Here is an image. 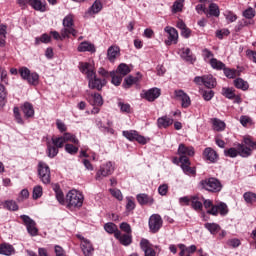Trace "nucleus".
<instances>
[{"label":"nucleus","mask_w":256,"mask_h":256,"mask_svg":"<svg viewBox=\"0 0 256 256\" xmlns=\"http://www.w3.org/2000/svg\"><path fill=\"white\" fill-rule=\"evenodd\" d=\"M80 71L84 75H86L88 79L89 89H97V91H101L105 85H107V81L105 79L97 78V74L95 73V69L93 66L87 62H81L79 64Z\"/></svg>","instance_id":"nucleus-1"},{"label":"nucleus","mask_w":256,"mask_h":256,"mask_svg":"<svg viewBox=\"0 0 256 256\" xmlns=\"http://www.w3.org/2000/svg\"><path fill=\"white\" fill-rule=\"evenodd\" d=\"M83 201H85V197L78 190H70L66 195L68 209H80L83 207Z\"/></svg>","instance_id":"nucleus-2"},{"label":"nucleus","mask_w":256,"mask_h":256,"mask_svg":"<svg viewBox=\"0 0 256 256\" xmlns=\"http://www.w3.org/2000/svg\"><path fill=\"white\" fill-rule=\"evenodd\" d=\"M203 205L205 209H207L208 215H214V217H217V215H222V217H225L229 213V209L227 208V204L221 202L217 205H213V201L211 200H204Z\"/></svg>","instance_id":"nucleus-3"},{"label":"nucleus","mask_w":256,"mask_h":256,"mask_svg":"<svg viewBox=\"0 0 256 256\" xmlns=\"http://www.w3.org/2000/svg\"><path fill=\"white\" fill-rule=\"evenodd\" d=\"M63 29L61 30V35L63 39L69 37V35H73V37H77V30L75 29V22L73 14H68L64 17Z\"/></svg>","instance_id":"nucleus-4"},{"label":"nucleus","mask_w":256,"mask_h":256,"mask_svg":"<svg viewBox=\"0 0 256 256\" xmlns=\"http://www.w3.org/2000/svg\"><path fill=\"white\" fill-rule=\"evenodd\" d=\"M112 173H115V164L111 161L105 162L96 171L95 180L103 181L105 177H110Z\"/></svg>","instance_id":"nucleus-5"},{"label":"nucleus","mask_w":256,"mask_h":256,"mask_svg":"<svg viewBox=\"0 0 256 256\" xmlns=\"http://www.w3.org/2000/svg\"><path fill=\"white\" fill-rule=\"evenodd\" d=\"M200 187L205 189L206 191H210L211 193H219L223 186L221 182L216 178H207L200 182Z\"/></svg>","instance_id":"nucleus-6"},{"label":"nucleus","mask_w":256,"mask_h":256,"mask_svg":"<svg viewBox=\"0 0 256 256\" xmlns=\"http://www.w3.org/2000/svg\"><path fill=\"white\" fill-rule=\"evenodd\" d=\"M38 177L44 185L51 183V168L43 161L38 163Z\"/></svg>","instance_id":"nucleus-7"},{"label":"nucleus","mask_w":256,"mask_h":256,"mask_svg":"<svg viewBox=\"0 0 256 256\" xmlns=\"http://www.w3.org/2000/svg\"><path fill=\"white\" fill-rule=\"evenodd\" d=\"M193 81L195 85H204L207 89H215L217 87V80L211 74L196 76Z\"/></svg>","instance_id":"nucleus-8"},{"label":"nucleus","mask_w":256,"mask_h":256,"mask_svg":"<svg viewBox=\"0 0 256 256\" xmlns=\"http://www.w3.org/2000/svg\"><path fill=\"white\" fill-rule=\"evenodd\" d=\"M19 74L24 79V81H27L29 85H39V74L37 72H32L27 67H22L19 69Z\"/></svg>","instance_id":"nucleus-9"},{"label":"nucleus","mask_w":256,"mask_h":256,"mask_svg":"<svg viewBox=\"0 0 256 256\" xmlns=\"http://www.w3.org/2000/svg\"><path fill=\"white\" fill-rule=\"evenodd\" d=\"M20 219H22L27 229V232L29 233V235H31V237H37L39 235V229H37V223L35 222V220L27 215H21Z\"/></svg>","instance_id":"nucleus-10"},{"label":"nucleus","mask_w":256,"mask_h":256,"mask_svg":"<svg viewBox=\"0 0 256 256\" xmlns=\"http://www.w3.org/2000/svg\"><path fill=\"white\" fill-rule=\"evenodd\" d=\"M122 135L128 139V141H137L140 145H147V142L149 141L144 136L139 135V132L135 130H125L122 132Z\"/></svg>","instance_id":"nucleus-11"},{"label":"nucleus","mask_w":256,"mask_h":256,"mask_svg":"<svg viewBox=\"0 0 256 256\" xmlns=\"http://www.w3.org/2000/svg\"><path fill=\"white\" fill-rule=\"evenodd\" d=\"M163 227V219L159 214H153L149 218V229L151 233H157Z\"/></svg>","instance_id":"nucleus-12"},{"label":"nucleus","mask_w":256,"mask_h":256,"mask_svg":"<svg viewBox=\"0 0 256 256\" xmlns=\"http://www.w3.org/2000/svg\"><path fill=\"white\" fill-rule=\"evenodd\" d=\"M165 33L168 34V39L165 40V45H177V41L179 39V33L177 32V29L171 27V26H166L164 28Z\"/></svg>","instance_id":"nucleus-13"},{"label":"nucleus","mask_w":256,"mask_h":256,"mask_svg":"<svg viewBox=\"0 0 256 256\" xmlns=\"http://www.w3.org/2000/svg\"><path fill=\"white\" fill-rule=\"evenodd\" d=\"M174 95L176 99H179V101H181V107H183V109L191 107V97H189V94H187L185 91L175 90Z\"/></svg>","instance_id":"nucleus-14"},{"label":"nucleus","mask_w":256,"mask_h":256,"mask_svg":"<svg viewBox=\"0 0 256 256\" xmlns=\"http://www.w3.org/2000/svg\"><path fill=\"white\" fill-rule=\"evenodd\" d=\"M202 157L204 161H208L209 163H217V161H219V154L211 147L204 149Z\"/></svg>","instance_id":"nucleus-15"},{"label":"nucleus","mask_w":256,"mask_h":256,"mask_svg":"<svg viewBox=\"0 0 256 256\" xmlns=\"http://www.w3.org/2000/svg\"><path fill=\"white\" fill-rule=\"evenodd\" d=\"M181 163V169L185 175H196L197 170L191 167V161H189V157L179 158Z\"/></svg>","instance_id":"nucleus-16"},{"label":"nucleus","mask_w":256,"mask_h":256,"mask_svg":"<svg viewBox=\"0 0 256 256\" xmlns=\"http://www.w3.org/2000/svg\"><path fill=\"white\" fill-rule=\"evenodd\" d=\"M140 247L144 252V256H157V252H155L153 247H151V243H149V240L143 238L140 241Z\"/></svg>","instance_id":"nucleus-17"},{"label":"nucleus","mask_w":256,"mask_h":256,"mask_svg":"<svg viewBox=\"0 0 256 256\" xmlns=\"http://www.w3.org/2000/svg\"><path fill=\"white\" fill-rule=\"evenodd\" d=\"M115 239L119 240V243L124 247H129L133 243V236L131 234H123L121 231L115 233Z\"/></svg>","instance_id":"nucleus-18"},{"label":"nucleus","mask_w":256,"mask_h":256,"mask_svg":"<svg viewBox=\"0 0 256 256\" xmlns=\"http://www.w3.org/2000/svg\"><path fill=\"white\" fill-rule=\"evenodd\" d=\"M159 97H161V89L157 87L151 88L144 93V99L150 103L155 101V99H159Z\"/></svg>","instance_id":"nucleus-19"},{"label":"nucleus","mask_w":256,"mask_h":256,"mask_svg":"<svg viewBox=\"0 0 256 256\" xmlns=\"http://www.w3.org/2000/svg\"><path fill=\"white\" fill-rule=\"evenodd\" d=\"M178 155L180 159L182 157H193V155H195V149H193V147H187L185 144H180L178 147Z\"/></svg>","instance_id":"nucleus-20"},{"label":"nucleus","mask_w":256,"mask_h":256,"mask_svg":"<svg viewBox=\"0 0 256 256\" xmlns=\"http://www.w3.org/2000/svg\"><path fill=\"white\" fill-rule=\"evenodd\" d=\"M30 7L35 11H40V13H45L47 11V2L42 0H30Z\"/></svg>","instance_id":"nucleus-21"},{"label":"nucleus","mask_w":256,"mask_h":256,"mask_svg":"<svg viewBox=\"0 0 256 256\" xmlns=\"http://www.w3.org/2000/svg\"><path fill=\"white\" fill-rule=\"evenodd\" d=\"M181 54L180 57L181 59H183L184 61H186V63H191L193 64L195 61H197V58H195V56L193 55V53H191V49L189 48H183L181 50Z\"/></svg>","instance_id":"nucleus-22"},{"label":"nucleus","mask_w":256,"mask_h":256,"mask_svg":"<svg viewBox=\"0 0 256 256\" xmlns=\"http://www.w3.org/2000/svg\"><path fill=\"white\" fill-rule=\"evenodd\" d=\"M136 199L139 205H153V203H155V200L153 199V197L145 193L138 194L136 196Z\"/></svg>","instance_id":"nucleus-23"},{"label":"nucleus","mask_w":256,"mask_h":256,"mask_svg":"<svg viewBox=\"0 0 256 256\" xmlns=\"http://www.w3.org/2000/svg\"><path fill=\"white\" fill-rule=\"evenodd\" d=\"M22 111L26 119H31L35 116V109H33V104L29 102L24 103V105L22 106Z\"/></svg>","instance_id":"nucleus-24"},{"label":"nucleus","mask_w":256,"mask_h":256,"mask_svg":"<svg viewBox=\"0 0 256 256\" xmlns=\"http://www.w3.org/2000/svg\"><path fill=\"white\" fill-rule=\"evenodd\" d=\"M81 249L85 256H93V251H95L93 244H91L89 240H84L81 242Z\"/></svg>","instance_id":"nucleus-25"},{"label":"nucleus","mask_w":256,"mask_h":256,"mask_svg":"<svg viewBox=\"0 0 256 256\" xmlns=\"http://www.w3.org/2000/svg\"><path fill=\"white\" fill-rule=\"evenodd\" d=\"M77 49H78L79 53H85L87 51L89 53H95V51H96L95 45H93L87 41L80 43Z\"/></svg>","instance_id":"nucleus-26"},{"label":"nucleus","mask_w":256,"mask_h":256,"mask_svg":"<svg viewBox=\"0 0 256 256\" xmlns=\"http://www.w3.org/2000/svg\"><path fill=\"white\" fill-rule=\"evenodd\" d=\"M238 155L243 158L251 157L253 155V148L238 144Z\"/></svg>","instance_id":"nucleus-27"},{"label":"nucleus","mask_w":256,"mask_h":256,"mask_svg":"<svg viewBox=\"0 0 256 256\" xmlns=\"http://www.w3.org/2000/svg\"><path fill=\"white\" fill-rule=\"evenodd\" d=\"M88 101L90 105H94L95 107H101V105H103V97L99 93L89 96Z\"/></svg>","instance_id":"nucleus-28"},{"label":"nucleus","mask_w":256,"mask_h":256,"mask_svg":"<svg viewBox=\"0 0 256 256\" xmlns=\"http://www.w3.org/2000/svg\"><path fill=\"white\" fill-rule=\"evenodd\" d=\"M119 52H120L119 47L110 46L107 51L108 61H110V63H114L115 60L117 59V56L119 55Z\"/></svg>","instance_id":"nucleus-29"},{"label":"nucleus","mask_w":256,"mask_h":256,"mask_svg":"<svg viewBox=\"0 0 256 256\" xmlns=\"http://www.w3.org/2000/svg\"><path fill=\"white\" fill-rule=\"evenodd\" d=\"M157 125L159 129H167V127H170V125H173V119L167 116L160 117L157 120Z\"/></svg>","instance_id":"nucleus-30"},{"label":"nucleus","mask_w":256,"mask_h":256,"mask_svg":"<svg viewBox=\"0 0 256 256\" xmlns=\"http://www.w3.org/2000/svg\"><path fill=\"white\" fill-rule=\"evenodd\" d=\"M102 9H103V4L99 0H96L92 4V6L88 9L87 14L97 15V13H99Z\"/></svg>","instance_id":"nucleus-31"},{"label":"nucleus","mask_w":256,"mask_h":256,"mask_svg":"<svg viewBox=\"0 0 256 256\" xmlns=\"http://www.w3.org/2000/svg\"><path fill=\"white\" fill-rule=\"evenodd\" d=\"M140 77L138 76H128L124 79L123 87L124 89H129L132 85H137L139 83Z\"/></svg>","instance_id":"nucleus-32"},{"label":"nucleus","mask_w":256,"mask_h":256,"mask_svg":"<svg viewBox=\"0 0 256 256\" xmlns=\"http://www.w3.org/2000/svg\"><path fill=\"white\" fill-rule=\"evenodd\" d=\"M212 125H213L214 131H218V132L225 131V128L227 127L225 122L218 118L212 119Z\"/></svg>","instance_id":"nucleus-33"},{"label":"nucleus","mask_w":256,"mask_h":256,"mask_svg":"<svg viewBox=\"0 0 256 256\" xmlns=\"http://www.w3.org/2000/svg\"><path fill=\"white\" fill-rule=\"evenodd\" d=\"M234 86L241 91H247L249 89V82L245 81L243 78H236L234 80Z\"/></svg>","instance_id":"nucleus-34"},{"label":"nucleus","mask_w":256,"mask_h":256,"mask_svg":"<svg viewBox=\"0 0 256 256\" xmlns=\"http://www.w3.org/2000/svg\"><path fill=\"white\" fill-rule=\"evenodd\" d=\"M62 138L64 139L65 143H73V145H79V139L77 138V136H75V134H71L69 132H65L62 135Z\"/></svg>","instance_id":"nucleus-35"},{"label":"nucleus","mask_w":256,"mask_h":256,"mask_svg":"<svg viewBox=\"0 0 256 256\" xmlns=\"http://www.w3.org/2000/svg\"><path fill=\"white\" fill-rule=\"evenodd\" d=\"M205 229L211 233V235H217L221 231V226L217 223H206L204 224Z\"/></svg>","instance_id":"nucleus-36"},{"label":"nucleus","mask_w":256,"mask_h":256,"mask_svg":"<svg viewBox=\"0 0 256 256\" xmlns=\"http://www.w3.org/2000/svg\"><path fill=\"white\" fill-rule=\"evenodd\" d=\"M47 156L50 159H53L59 155V148L55 147L54 144H47V150H46Z\"/></svg>","instance_id":"nucleus-37"},{"label":"nucleus","mask_w":256,"mask_h":256,"mask_svg":"<svg viewBox=\"0 0 256 256\" xmlns=\"http://www.w3.org/2000/svg\"><path fill=\"white\" fill-rule=\"evenodd\" d=\"M104 229L106 233H109L110 235L114 234L115 237V233L120 232L119 228H117V225H115V223L112 222H108L104 225Z\"/></svg>","instance_id":"nucleus-38"},{"label":"nucleus","mask_w":256,"mask_h":256,"mask_svg":"<svg viewBox=\"0 0 256 256\" xmlns=\"http://www.w3.org/2000/svg\"><path fill=\"white\" fill-rule=\"evenodd\" d=\"M111 77V83L115 85L116 87H119L121 85V81H123V76L120 75L117 72H110Z\"/></svg>","instance_id":"nucleus-39"},{"label":"nucleus","mask_w":256,"mask_h":256,"mask_svg":"<svg viewBox=\"0 0 256 256\" xmlns=\"http://www.w3.org/2000/svg\"><path fill=\"white\" fill-rule=\"evenodd\" d=\"M116 73H119L122 77H125V75H129V73H131V68H129V65L121 63L118 66Z\"/></svg>","instance_id":"nucleus-40"},{"label":"nucleus","mask_w":256,"mask_h":256,"mask_svg":"<svg viewBox=\"0 0 256 256\" xmlns=\"http://www.w3.org/2000/svg\"><path fill=\"white\" fill-rule=\"evenodd\" d=\"M210 65L212 69H216L217 71H221L225 68V63L217 60V58L210 59Z\"/></svg>","instance_id":"nucleus-41"},{"label":"nucleus","mask_w":256,"mask_h":256,"mask_svg":"<svg viewBox=\"0 0 256 256\" xmlns=\"http://www.w3.org/2000/svg\"><path fill=\"white\" fill-rule=\"evenodd\" d=\"M200 95H202L204 101H211L215 97V92L213 90H199Z\"/></svg>","instance_id":"nucleus-42"},{"label":"nucleus","mask_w":256,"mask_h":256,"mask_svg":"<svg viewBox=\"0 0 256 256\" xmlns=\"http://www.w3.org/2000/svg\"><path fill=\"white\" fill-rule=\"evenodd\" d=\"M243 197L248 205H253L256 203V194L253 192H246L244 193Z\"/></svg>","instance_id":"nucleus-43"},{"label":"nucleus","mask_w":256,"mask_h":256,"mask_svg":"<svg viewBox=\"0 0 256 256\" xmlns=\"http://www.w3.org/2000/svg\"><path fill=\"white\" fill-rule=\"evenodd\" d=\"M14 249L12 245L9 244H2L0 246V255H6L9 256L11 253H13Z\"/></svg>","instance_id":"nucleus-44"},{"label":"nucleus","mask_w":256,"mask_h":256,"mask_svg":"<svg viewBox=\"0 0 256 256\" xmlns=\"http://www.w3.org/2000/svg\"><path fill=\"white\" fill-rule=\"evenodd\" d=\"M183 3H185V0H176L172 6V13H181L183 11Z\"/></svg>","instance_id":"nucleus-45"},{"label":"nucleus","mask_w":256,"mask_h":256,"mask_svg":"<svg viewBox=\"0 0 256 256\" xmlns=\"http://www.w3.org/2000/svg\"><path fill=\"white\" fill-rule=\"evenodd\" d=\"M52 143L57 149H63L66 142L63 136H59L52 138Z\"/></svg>","instance_id":"nucleus-46"},{"label":"nucleus","mask_w":256,"mask_h":256,"mask_svg":"<svg viewBox=\"0 0 256 256\" xmlns=\"http://www.w3.org/2000/svg\"><path fill=\"white\" fill-rule=\"evenodd\" d=\"M4 207H5V209H8V211H18L19 210V206L17 205V202L13 201V200L5 201Z\"/></svg>","instance_id":"nucleus-47"},{"label":"nucleus","mask_w":256,"mask_h":256,"mask_svg":"<svg viewBox=\"0 0 256 256\" xmlns=\"http://www.w3.org/2000/svg\"><path fill=\"white\" fill-rule=\"evenodd\" d=\"M222 95L226 97V99L233 100V98L235 97V90L232 88L224 87L222 88Z\"/></svg>","instance_id":"nucleus-48"},{"label":"nucleus","mask_w":256,"mask_h":256,"mask_svg":"<svg viewBox=\"0 0 256 256\" xmlns=\"http://www.w3.org/2000/svg\"><path fill=\"white\" fill-rule=\"evenodd\" d=\"M222 71H224V75L228 79H235V77H237V75H239V74H237V70L231 69V68H227L225 66H224V69Z\"/></svg>","instance_id":"nucleus-49"},{"label":"nucleus","mask_w":256,"mask_h":256,"mask_svg":"<svg viewBox=\"0 0 256 256\" xmlns=\"http://www.w3.org/2000/svg\"><path fill=\"white\" fill-rule=\"evenodd\" d=\"M7 101V91H5V86L0 83V107H3Z\"/></svg>","instance_id":"nucleus-50"},{"label":"nucleus","mask_w":256,"mask_h":256,"mask_svg":"<svg viewBox=\"0 0 256 256\" xmlns=\"http://www.w3.org/2000/svg\"><path fill=\"white\" fill-rule=\"evenodd\" d=\"M225 157H230L231 159H235L239 155V148H229L224 150Z\"/></svg>","instance_id":"nucleus-51"},{"label":"nucleus","mask_w":256,"mask_h":256,"mask_svg":"<svg viewBox=\"0 0 256 256\" xmlns=\"http://www.w3.org/2000/svg\"><path fill=\"white\" fill-rule=\"evenodd\" d=\"M51 42V36L47 33H44L41 35V37L35 38V44L39 45V43H50Z\"/></svg>","instance_id":"nucleus-52"},{"label":"nucleus","mask_w":256,"mask_h":256,"mask_svg":"<svg viewBox=\"0 0 256 256\" xmlns=\"http://www.w3.org/2000/svg\"><path fill=\"white\" fill-rule=\"evenodd\" d=\"M219 14H220L219 6H217V4H215V3H211L209 5V15L211 17H219Z\"/></svg>","instance_id":"nucleus-53"},{"label":"nucleus","mask_w":256,"mask_h":256,"mask_svg":"<svg viewBox=\"0 0 256 256\" xmlns=\"http://www.w3.org/2000/svg\"><path fill=\"white\" fill-rule=\"evenodd\" d=\"M64 149L69 155H77V153H79V147L73 144H66Z\"/></svg>","instance_id":"nucleus-54"},{"label":"nucleus","mask_w":256,"mask_h":256,"mask_svg":"<svg viewBox=\"0 0 256 256\" xmlns=\"http://www.w3.org/2000/svg\"><path fill=\"white\" fill-rule=\"evenodd\" d=\"M118 107L121 113H131V105L129 103L120 101L118 102Z\"/></svg>","instance_id":"nucleus-55"},{"label":"nucleus","mask_w":256,"mask_h":256,"mask_svg":"<svg viewBox=\"0 0 256 256\" xmlns=\"http://www.w3.org/2000/svg\"><path fill=\"white\" fill-rule=\"evenodd\" d=\"M242 15L243 17H245V19H253L256 15V12L255 9L249 7L248 9L243 11Z\"/></svg>","instance_id":"nucleus-56"},{"label":"nucleus","mask_w":256,"mask_h":256,"mask_svg":"<svg viewBox=\"0 0 256 256\" xmlns=\"http://www.w3.org/2000/svg\"><path fill=\"white\" fill-rule=\"evenodd\" d=\"M43 196V187L35 186L33 189L32 197L33 199L37 200Z\"/></svg>","instance_id":"nucleus-57"},{"label":"nucleus","mask_w":256,"mask_h":256,"mask_svg":"<svg viewBox=\"0 0 256 256\" xmlns=\"http://www.w3.org/2000/svg\"><path fill=\"white\" fill-rule=\"evenodd\" d=\"M112 197H115L118 201H123V193H121V190L115 188V189H109Z\"/></svg>","instance_id":"nucleus-58"},{"label":"nucleus","mask_w":256,"mask_h":256,"mask_svg":"<svg viewBox=\"0 0 256 256\" xmlns=\"http://www.w3.org/2000/svg\"><path fill=\"white\" fill-rule=\"evenodd\" d=\"M192 208L195 209V211H201L203 209V203L197 200V197H192Z\"/></svg>","instance_id":"nucleus-59"},{"label":"nucleus","mask_w":256,"mask_h":256,"mask_svg":"<svg viewBox=\"0 0 256 256\" xmlns=\"http://www.w3.org/2000/svg\"><path fill=\"white\" fill-rule=\"evenodd\" d=\"M13 111H14V117H15L16 122L19 125H23L25 122L23 121V118L21 117V114L19 113V107H14Z\"/></svg>","instance_id":"nucleus-60"},{"label":"nucleus","mask_w":256,"mask_h":256,"mask_svg":"<svg viewBox=\"0 0 256 256\" xmlns=\"http://www.w3.org/2000/svg\"><path fill=\"white\" fill-rule=\"evenodd\" d=\"M224 15L229 23H235V21H237V15L231 11L225 12Z\"/></svg>","instance_id":"nucleus-61"},{"label":"nucleus","mask_w":256,"mask_h":256,"mask_svg":"<svg viewBox=\"0 0 256 256\" xmlns=\"http://www.w3.org/2000/svg\"><path fill=\"white\" fill-rule=\"evenodd\" d=\"M121 231H124L125 234H131L133 231L131 230V225L127 222H122L120 224Z\"/></svg>","instance_id":"nucleus-62"},{"label":"nucleus","mask_w":256,"mask_h":256,"mask_svg":"<svg viewBox=\"0 0 256 256\" xmlns=\"http://www.w3.org/2000/svg\"><path fill=\"white\" fill-rule=\"evenodd\" d=\"M25 199H29V190L27 189L21 190L20 195L18 197V201L21 203L25 201Z\"/></svg>","instance_id":"nucleus-63"},{"label":"nucleus","mask_w":256,"mask_h":256,"mask_svg":"<svg viewBox=\"0 0 256 256\" xmlns=\"http://www.w3.org/2000/svg\"><path fill=\"white\" fill-rule=\"evenodd\" d=\"M126 201H127V204H126L127 211H133V209H135V201H133V198L127 197Z\"/></svg>","instance_id":"nucleus-64"}]
</instances>
